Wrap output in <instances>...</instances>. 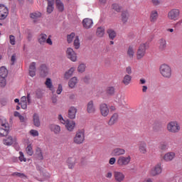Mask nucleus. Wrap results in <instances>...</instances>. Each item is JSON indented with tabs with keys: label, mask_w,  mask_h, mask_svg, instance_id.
<instances>
[{
	"label": "nucleus",
	"mask_w": 182,
	"mask_h": 182,
	"mask_svg": "<svg viewBox=\"0 0 182 182\" xmlns=\"http://www.w3.org/2000/svg\"><path fill=\"white\" fill-rule=\"evenodd\" d=\"M31 103L32 98L31 97V93H28L27 96L21 97L19 105H21V109L26 110V109H28V105H31Z\"/></svg>",
	"instance_id": "5"
},
{
	"label": "nucleus",
	"mask_w": 182,
	"mask_h": 182,
	"mask_svg": "<svg viewBox=\"0 0 182 182\" xmlns=\"http://www.w3.org/2000/svg\"><path fill=\"white\" fill-rule=\"evenodd\" d=\"M55 5L59 12H63L65 11V5L60 0H55Z\"/></svg>",
	"instance_id": "40"
},
{
	"label": "nucleus",
	"mask_w": 182,
	"mask_h": 182,
	"mask_svg": "<svg viewBox=\"0 0 182 182\" xmlns=\"http://www.w3.org/2000/svg\"><path fill=\"white\" fill-rule=\"evenodd\" d=\"M8 76V70L5 66L0 68V77H6Z\"/></svg>",
	"instance_id": "43"
},
{
	"label": "nucleus",
	"mask_w": 182,
	"mask_h": 182,
	"mask_svg": "<svg viewBox=\"0 0 182 182\" xmlns=\"http://www.w3.org/2000/svg\"><path fill=\"white\" fill-rule=\"evenodd\" d=\"M125 72L127 73L126 75H129L130 76L132 73V67H130V66L127 67Z\"/></svg>",
	"instance_id": "61"
},
{
	"label": "nucleus",
	"mask_w": 182,
	"mask_h": 182,
	"mask_svg": "<svg viewBox=\"0 0 182 182\" xmlns=\"http://www.w3.org/2000/svg\"><path fill=\"white\" fill-rule=\"evenodd\" d=\"M54 4H48V6H47V12L48 14H52V12H53V7Z\"/></svg>",
	"instance_id": "53"
},
{
	"label": "nucleus",
	"mask_w": 182,
	"mask_h": 182,
	"mask_svg": "<svg viewBox=\"0 0 182 182\" xmlns=\"http://www.w3.org/2000/svg\"><path fill=\"white\" fill-rule=\"evenodd\" d=\"M131 161H132V156H121L118 158L117 161V164L119 166V167H124V166H129Z\"/></svg>",
	"instance_id": "7"
},
{
	"label": "nucleus",
	"mask_w": 182,
	"mask_h": 182,
	"mask_svg": "<svg viewBox=\"0 0 182 182\" xmlns=\"http://www.w3.org/2000/svg\"><path fill=\"white\" fill-rule=\"evenodd\" d=\"M36 156L38 160H43V153L42 152V149L39 147L36 149Z\"/></svg>",
	"instance_id": "42"
},
{
	"label": "nucleus",
	"mask_w": 182,
	"mask_h": 182,
	"mask_svg": "<svg viewBox=\"0 0 182 182\" xmlns=\"http://www.w3.org/2000/svg\"><path fill=\"white\" fill-rule=\"evenodd\" d=\"M105 27H98L97 28V31H96V36L98 37V38H103L105 36Z\"/></svg>",
	"instance_id": "38"
},
{
	"label": "nucleus",
	"mask_w": 182,
	"mask_h": 182,
	"mask_svg": "<svg viewBox=\"0 0 182 182\" xmlns=\"http://www.w3.org/2000/svg\"><path fill=\"white\" fill-rule=\"evenodd\" d=\"M26 152L28 156H33V149L32 148V145L29 144L27 146L26 149Z\"/></svg>",
	"instance_id": "50"
},
{
	"label": "nucleus",
	"mask_w": 182,
	"mask_h": 182,
	"mask_svg": "<svg viewBox=\"0 0 182 182\" xmlns=\"http://www.w3.org/2000/svg\"><path fill=\"white\" fill-rule=\"evenodd\" d=\"M58 119L59 122H60V123H62V124H64L65 123H66V120H65V119H63V117L62 116V114H59Z\"/></svg>",
	"instance_id": "62"
},
{
	"label": "nucleus",
	"mask_w": 182,
	"mask_h": 182,
	"mask_svg": "<svg viewBox=\"0 0 182 182\" xmlns=\"http://www.w3.org/2000/svg\"><path fill=\"white\" fill-rule=\"evenodd\" d=\"M76 85H77V77H73L68 82V86L70 89H75V87H76Z\"/></svg>",
	"instance_id": "34"
},
{
	"label": "nucleus",
	"mask_w": 182,
	"mask_h": 182,
	"mask_svg": "<svg viewBox=\"0 0 182 182\" xmlns=\"http://www.w3.org/2000/svg\"><path fill=\"white\" fill-rule=\"evenodd\" d=\"M65 55L71 62H76L77 60V54L72 48H68L65 51Z\"/></svg>",
	"instance_id": "9"
},
{
	"label": "nucleus",
	"mask_w": 182,
	"mask_h": 182,
	"mask_svg": "<svg viewBox=\"0 0 182 182\" xmlns=\"http://www.w3.org/2000/svg\"><path fill=\"white\" fill-rule=\"evenodd\" d=\"M6 86V77H0V87H5Z\"/></svg>",
	"instance_id": "52"
},
{
	"label": "nucleus",
	"mask_w": 182,
	"mask_h": 182,
	"mask_svg": "<svg viewBox=\"0 0 182 182\" xmlns=\"http://www.w3.org/2000/svg\"><path fill=\"white\" fill-rule=\"evenodd\" d=\"M180 18V10L178 9H171L168 13V19L169 21H178Z\"/></svg>",
	"instance_id": "10"
},
{
	"label": "nucleus",
	"mask_w": 182,
	"mask_h": 182,
	"mask_svg": "<svg viewBox=\"0 0 182 182\" xmlns=\"http://www.w3.org/2000/svg\"><path fill=\"white\" fill-rule=\"evenodd\" d=\"M49 74V68H48V66L46 65H42L40 68V75L43 76V77H45L48 76Z\"/></svg>",
	"instance_id": "25"
},
{
	"label": "nucleus",
	"mask_w": 182,
	"mask_h": 182,
	"mask_svg": "<svg viewBox=\"0 0 182 182\" xmlns=\"http://www.w3.org/2000/svg\"><path fill=\"white\" fill-rule=\"evenodd\" d=\"M139 151L141 154H147V144L145 141L139 142Z\"/></svg>",
	"instance_id": "23"
},
{
	"label": "nucleus",
	"mask_w": 182,
	"mask_h": 182,
	"mask_svg": "<svg viewBox=\"0 0 182 182\" xmlns=\"http://www.w3.org/2000/svg\"><path fill=\"white\" fill-rule=\"evenodd\" d=\"M33 122L36 127H39L41 126V119H39V114L38 113L33 114Z\"/></svg>",
	"instance_id": "30"
},
{
	"label": "nucleus",
	"mask_w": 182,
	"mask_h": 182,
	"mask_svg": "<svg viewBox=\"0 0 182 182\" xmlns=\"http://www.w3.org/2000/svg\"><path fill=\"white\" fill-rule=\"evenodd\" d=\"M163 173V166L161 164H156L150 171L149 176L151 177H157V176H160Z\"/></svg>",
	"instance_id": "6"
},
{
	"label": "nucleus",
	"mask_w": 182,
	"mask_h": 182,
	"mask_svg": "<svg viewBox=\"0 0 182 182\" xmlns=\"http://www.w3.org/2000/svg\"><path fill=\"white\" fill-rule=\"evenodd\" d=\"M51 100L53 105H58V96L56 95H53Z\"/></svg>",
	"instance_id": "57"
},
{
	"label": "nucleus",
	"mask_w": 182,
	"mask_h": 182,
	"mask_svg": "<svg viewBox=\"0 0 182 182\" xmlns=\"http://www.w3.org/2000/svg\"><path fill=\"white\" fill-rule=\"evenodd\" d=\"M105 92L107 96H114V93H116V88L113 86H109L106 88Z\"/></svg>",
	"instance_id": "37"
},
{
	"label": "nucleus",
	"mask_w": 182,
	"mask_h": 182,
	"mask_svg": "<svg viewBox=\"0 0 182 182\" xmlns=\"http://www.w3.org/2000/svg\"><path fill=\"white\" fill-rule=\"evenodd\" d=\"M112 9L116 11V12H120V11H122V7L116 3L112 4Z\"/></svg>",
	"instance_id": "51"
},
{
	"label": "nucleus",
	"mask_w": 182,
	"mask_h": 182,
	"mask_svg": "<svg viewBox=\"0 0 182 182\" xmlns=\"http://www.w3.org/2000/svg\"><path fill=\"white\" fill-rule=\"evenodd\" d=\"M48 38V36L45 33H41L38 36V41L40 45H45L46 43V39Z\"/></svg>",
	"instance_id": "36"
},
{
	"label": "nucleus",
	"mask_w": 182,
	"mask_h": 182,
	"mask_svg": "<svg viewBox=\"0 0 182 182\" xmlns=\"http://www.w3.org/2000/svg\"><path fill=\"white\" fill-rule=\"evenodd\" d=\"M29 133L31 136H33V137H38V136H39V132L36 129H31Z\"/></svg>",
	"instance_id": "54"
},
{
	"label": "nucleus",
	"mask_w": 182,
	"mask_h": 182,
	"mask_svg": "<svg viewBox=\"0 0 182 182\" xmlns=\"http://www.w3.org/2000/svg\"><path fill=\"white\" fill-rule=\"evenodd\" d=\"M99 110L102 117H107V116H109V114L110 113L109 105L105 102H102L101 104H100Z\"/></svg>",
	"instance_id": "8"
},
{
	"label": "nucleus",
	"mask_w": 182,
	"mask_h": 182,
	"mask_svg": "<svg viewBox=\"0 0 182 182\" xmlns=\"http://www.w3.org/2000/svg\"><path fill=\"white\" fill-rule=\"evenodd\" d=\"M45 85L46 87L52 92V93H55V87H53V84L52 83V80L50 78L46 79Z\"/></svg>",
	"instance_id": "31"
},
{
	"label": "nucleus",
	"mask_w": 182,
	"mask_h": 182,
	"mask_svg": "<svg viewBox=\"0 0 182 182\" xmlns=\"http://www.w3.org/2000/svg\"><path fill=\"white\" fill-rule=\"evenodd\" d=\"M75 70H76V68L75 67H72L69 70H68L64 74V79L65 80H69V79H70V77L73 76Z\"/></svg>",
	"instance_id": "24"
},
{
	"label": "nucleus",
	"mask_w": 182,
	"mask_h": 182,
	"mask_svg": "<svg viewBox=\"0 0 182 182\" xmlns=\"http://www.w3.org/2000/svg\"><path fill=\"white\" fill-rule=\"evenodd\" d=\"M76 164V159L69 158L67 160V166L70 170H73L75 168V166Z\"/></svg>",
	"instance_id": "28"
},
{
	"label": "nucleus",
	"mask_w": 182,
	"mask_h": 182,
	"mask_svg": "<svg viewBox=\"0 0 182 182\" xmlns=\"http://www.w3.org/2000/svg\"><path fill=\"white\" fill-rule=\"evenodd\" d=\"M176 159V152L174 151H169L166 153L163 156L164 161H173Z\"/></svg>",
	"instance_id": "16"
},
{
	"label": "nucleus",
	"mask_w": 182,
	"mask_h": 182,
	"mask_svg": "<svg viewBox=\"0 0 182 182\" xmlns=\"http://www.w3.org/2000/svg\"><path fill=\"white\" fill-rule=\"evenodd\" d=\"M75 38H76V36L75 33H71L70 34L67 36V41L68 43H72L73 41H75Z\"/></svg>",
	"instance_id": "48"
},
{
	"label": "nucleus",
	"mask_w": 182,
	"mask_h": 182,
	"mask_svg": "<svg viewBox=\"0 0 182 182\" xmlns=\"http://www.w3.org/2000/svg\"><path fill=\"white\" fill-rule=\"evenodd\" d=\"M63 92V87L61 85V84L58 85V89L56 90L57 95H60Z\"/></svg>",
	"instance_id": "56"
},
{
	"label": "nucleus",
	"mask_w": 182,
	"mask_h": 182,
	"mask_svg": "<svg viewBox=\"0 0 182 182\" xmlns=\"http://www.w3.org/2000/svg\"><path fill=\"white\" fill-rule=\"evenodd\" d=\"M82 24L85 29H90L93 26V20L89 18H84Z\"/></svg>",
	"instance_id": "19"
},
{
	"label": "nucleus",
	"mask_w": 182,
	"mask_h": 182,
	"mask_svg": "<svg viewBox=\"0 0 182 182\" xmlns=\"http://www.w3.org/2000/svg\"><path fill=\"white\" fill-rule=\"evenodd\" d=\"M64 124L65 126V129L68 132H73V130H75V127H76V122H75V121H70L67 119Z\"/></svg>",
	"instance_id": "18"
},
{
	"label": "nucleus",
	"mask_w": 182,
	"mask_h": 182,
	"mask_svg": "<svg viewBox=\"0 0 182 182\" xmlns=\"http://www.w3.org/2000/svg\"><path fill=\"white\" fill-rule=\"evenodd\" d=\"M0 124L2 126V127H4L5 129H8L9 130V124L8 123V120H6V118L4 117H0Z\"/></svg>",
	"instance_id": "39"
},
{
	"label": "nucleus",
	"mask_w": 182,
	"mask_h": 182,
	"mask_svg": "<svg viewBox=\"0 0 182 182\" xmlns=\"http://www.w3.org/2000/svg\"><path fill=\"white\" fill-rule=\"evenodd\" d=\"M9 14V10L8 7L4 4H0V19L4 21V19H6Z\"/></svg>",
	"instance_id": "13"
},
{
	"label": "nucleus",
	"mask_w": 182,
	"mask_h": 182,
	"mask_svg": "<svg viewBox=\"0 0 182 182\" xmlns=\"http://www.w3.org/2000/svg\"><path fill=\"white\" fill-rule=\"evenodd\" d=\"M159 18V13L157 11L154 10L151 12L150 14V21L154 23V22H157V19Z\"/></svg>",
	"instance_id": "33"
},
{
	"label": "nucleus",
	"mask_w": 182,
	"mask_h": 182,
	"mask_svg": "<svg viewBox=\"0 0 182 182\" xmlns=\"http://www.w3.org/2000/svg\"><path fill=\"white\" fill-rule=\"evenodd\" d=\"M86 70V64L81 63L77 67V72L79 73H83Z\"/></svg>",
	"instance_id": "49"
},
{
	"label": "nucleus",
	"mask_w": 182,
	"mask_h": 182,
	"mask_svg": "<svg viewBox=\"0 0 182 182\" xmlns=\"http://www.w3.org/2000/svg\"><path fill=\"white\" fill-rule=\"evenodd\" d=\"M107 33L108 34V36H109V39H111V41H113V39H114V38H116V36L117 35L116 31L112 28H109L107 31Z\"/></svg>",
	"instance_id": "41"
},
{
	"label": "nucleus",
	"mask_w": 182,
	"mask_h": 182,
	"mask_svg": "<svg viewBox=\"0 0 182 182\" xmlns=\"http://www.w3.org/2000/svg\"><path fill=\"white\" fill-rule=\"evenodd\" d=\"M151 3L153 4L154 6H159L160 4H161V1L160 0H151Z\"/></svg>",
	"instance_id": "60"
},
{
	"label": "nucleus",
	"mask_w": 182,
	"mask_h": 182,
	"mask_svg": "<svg viewBox=\"0 0 182 182\" xmlns=\"http://www.w3.org/2000/svg\"><path fill=\"white\" fill-rule=\"evenodd\" d=\"M134 55H136V49L133 46H129L127 50V56L129 59H134Z\"/></svg>",
	"instance_id": "22"
},
{
	"label": "nucleus",
	"mask_w": 182,
	"mask_h": 182,
	"mask_svg": "<svg viewBox=\"0 0 182 182\" xmlns=\"http://www.w3.org/2000/svg\"><path fill=\"white\" fill-rule=\"evenodd\" d=\"M114 163H116V158L112 157L109 160V164H110L111 166H113Z\"/></svg>",
	"instance_id": "64"
},
{
	"label": "nucleus",
	"mask_w": 182,
	"mask_h": 182,
	"mask_svg": "<svg viewBox=\"0 0 182 182\" xmlns=\"http://www.w3.org/2000/svg\"><path fill=\"white\" fill-rule=\"evenodd\" d=\"M158 47L159 50L161 52H164V50H166L167 48V41L164 38H161L158 41Z\"/></svg>",
	"instance_id": "21"
},
{
	"label": "nucleus",
	"mask_w": 182,
	"mask_h": 182,
	"mask_svg": "<svg viewBox=\"0 0 182 182\" xmlns=\"http://www.w3.org/2000/svg\"><path fill=\"white\" fill-rule=\"evenodd\" d=\"M12 177H19L20 178H23L24 180H26L28 178V176L25 175L23 173L20 172H14L11 173Z\"/></svg>",
	"instance_id": "44"
},
{
	"label": "nucleus",
	"mask_w": 182,
	"mask_h": 182,
	"mask_svg": "<svg viewBox=\"0 0 182 182\" xmlns=\"http://www.w3.org/2000/svg\"><path fill=\"white\" fill-rule=\"evenodd\" d=\"M159 149L161 150H167L168 147H167V144H161L159 146Z\"/></svg>",
	"instance_id": "63"
},
{
	"label": "nucleus",
	"mask_w": 182,
	"mask_h": 182,
	"mask_svg": "<svg viewBox=\"0 0 182 182\" xmlns=\"http://www.w3.org/2000/svg\"><path fill=\"white\" fill-rule=\"evenodd\" d=\"M49 129L53 132L54 134H59L60 133V126L58 124H50Z\"/></svg>",
	"instance_id": "32"
},
{
	"label": "nucleus",
	"mask_w": 182,
	"mask_h": 182,
	"mask_svg": "<svg viewBox=\"0 0 182 182\" xmlns=\"http://www.w3.org/2000/svg\"><path fill=\"white\" fill-rule=\"evenodd\" d=\"M112 156H114V157H117L119 156H123L124 154H126V150L122 148H114L112 152Z\"/></svg>",
	"instance_id": "17"
},
{
	"label": "nucleus",
	"mask_w": 182,
	"mask_h": 182,
	"mask_svg": "<svg viewBox=\"0 0 182 182\" xmlns=\"http://www.w3.org/2000/svg\"><path fill=\"white\" fill-rule=\"evenodd\" d=\"M97 109L95 105V101L90 100L87 103V112L89 114H95L96 113Z\"/></svg>",
	"instance_id": "15"
},
{
	"label": "nucleus",
	"mask_w": 182,
	"mask_h": 182,
	"mask_svg": "<svg viewBox=\"0 0 182 182\" xmlns=\"http://www.w3.org/2000/svg\"><path fill=\"white\" fill-rule=\"evenodd\" d=\"M124 100V95L123 94H117L116 96V101L122 105Z\"/></svg>",
	"instance_id": "47"
},
{
	"label": "nucleus",
	"mask_w": 182,
	"mask_h": 182,
	"mask_svg": "<svg viewBox=\"0 0 182 182\" xmlns=\"http://www.w3.org/2000/svg\"><path fill=\"white\" fill-rule=\"evenodd\" d=\"M118 120H119V114L116 113L113 114L108 122L109 126H113L116 124V122H118Z\"/></svg>",
	"instance_id": "26"
},
{
	"label": "nucleus",
	"mask_w": 182,
	"mask_h": 182,
	"mask_svg": "<svg viewBox=\"0 0 182 182\" xmlns=\"http://www.w3.org/2000/svg\"><path fill=\"white\" fill-rule=\"evenodd\" d=\"M19 154L20 156L18 157V159L20 160V161H24V163L26 162V158H25V156L23 155V152L20 151Z\"/></svg>",
	"instance_id": "55"
},
{
	"label": "nucleus",
	"mask_w": 182,
	"mask_h": 182,
	"mask_svg": "<svg viewBox=\"0 0 182 182\" xmlns=\"http://www.w3.org/2000/svg\"><path fill=\"white\" fill-rule=\"evenodd\" d=\"M73 46L75 49H79L80 48V40L79 39V36H75L73 41Z\"/></svg>",
	"instance_id": "45"
},
{
	"label": "nucleus",
	"mask_w": 182,
	"mask_h": 182,
	"mask_svg": "<svg viewBox=\"0 0 182 182\" xmlns=\"http://www.w3.org/2000/svg\"><path fill=\"white\" fill-rule=\"evenodd\" d=\"M76 113H77V108L75 106H71L68 109V117L73 120L76 119Z\"/></svg>",
	"instance_id": "20"
},
{
	"label": "nucleus",
	"mask_w": 182,
	"mask_h": 182,
	"mask_svg": "<svg viewBox=\"0 0 182 182\" xmlns=\"http://www.w3.org/2000/svg\"><path fill=\"white\" fill-rule=\"evenodd\" d=\"M166 129L169 133H178L181 127L177 121H171L167 124Z\"/></svg>",
	"instance_id": "3"
},
{
	"label": "nucleus",
	"mask_w": 182,
	"mask_h": 182,
	"mask_svg": "<svg viewBox=\"0 0 182 182\" xmlns=\"http://www.w3.org/2000/svg\"><path fill=\"white\" fill-rule=\"evenodd\" d=\"M9 41H10V43L11 45H15L16 41H15V36L13 35L9 36Z\"/></svg>",
	"instance_id": "59"
},
{
	"label": "nucleus",
	"mask_w": 182,
	"mask_h": 182,
	"mask_svg": "<svg viewBox=\"0 0 182 182\" xmlns=\"http://www.w3.org/2000/svg\"><path fill=\"white\" fill-rule=\"evenodd\" d=\"M50 38L51 36H49L48 38L46 39V43H48V45H50V46H52L53 45V42H52V39Z\"/></svg>",
	"instance_id": "58"
},
{
	"label": "nucleus",
	"mask_w": 182,
	"mask_h": 182,
	"mask_svg": "<svg viewBox=\"0 0 182 182\" xmlns=\"http://www.w3.org/2000/svg\"><path fill=\"white\" fill-rule=\"evenodd\" d=\"M3 144H4V146H16V144H18V142L16 141V138L13 137L11 135H9V136L7 135L3 139Z\"/></svg>",
	"instance_id": "11"
},
{
	"label": "nucleus",
	"mask_w": 182,
	"mask_h": 182,
	"mask_svg": "<svg viewBox=\"0 0 182 182\" xmlns=\"http://www.w3.org/2000/svg\"><path fill=\"white\" fill-rule=\"evenodd\" d=\"M132 83V77L129 75H125L122 80V84L124 86H129V85Z\"/></svg>",
	"instance_id": "29"
},
{
	"label": "nucleus",
	"mask_w": 182,
	"mask_h": 182,
	"mask_svg": "<svg viewBox=\"0 0 182 182\" xmlns=\"http://www.w3.org/2000/svg\"><path fill=\"white\" fill-rule=\"evenodd\" d=\"M29 75L31 77H33L36 75V63L33 62L30 65Z\"/></svg>",
	"instance_id": "27"
},
{
	"label": "nucleus",
	"mask_w": 182,
	"mask_h": 182,
	"mask_svg": "<svg viewBox=\"0 0 182 182\" xmlns=\"http://www.w3.org/2000/svg\"><path fill=\"white\" fill-rule=\"evenodd\" d=\"M146 50H147V43H141L136 50V58L137 60H141L146 56Z\"/></svg>",
	"instance_id": "2"
},
{
	"label": "nucleus",
	"mask_w": 182,
	"mask_h": 182,
	"mask_svg": "<svg viewBox=\"0 0 182 182\" xmlns=\"http://www.w3.org/2000/svg\"><path fill=\"white\" fill-rule=\"evenodd\" d=\"M126 178V176L120 171H114V180L116 182H123Z\"/></svg>",
	"instance_id": "14"
},
{
	"label": "nucleus",
	"mask_w": 182,
	"mask_h": 182,
	"mask_svg": "<svg viewBox=\"0 0 182 182\" xmlns=\"http://www.w3.org/2000/svg\"><path fill=\"white\" fill-rule=\"evenodd\" d=\"M43 14L39 11H34L30 13L29 18L33 22V23H38V21H41Z\"/></svg>",
	"instance_id": "12"
},
{
	"label": "nucleus",
	"mask_w": 182,
	"mask_h": 182,
	"mask_svg": "<svg viewBox=\"0 0 182 182\" xmlns=\"http://www.w3.org/2000/svg\"><path fill=\"white\" fill-rule=\"evenodd\" d=\"M129 16H130V14L127 11H123L121 14V21L124 25L125 23H127V21H129Z\"/></svg>",
	"instance_id": "35"
},
{
	"label": "nucleus",
	"mask_w": 182,
	"mask_h": 182,
	"mask_svg": "<svg viewBox=\"0 0 182 182\" xmlns=\"http://www.w3.org/2000/svg\"><path fill=\"white\" fill-rule=\"evenodd\" d=\"M9 134V129L0 127V137H6Z\"/></svg>",
	"instance_id": "46"
},
{
	"label": "nucleus",
	"mask_w": 182,
	"mask_h": 182,
	"mask_svg": "<svg viewBox=\"0 0 182 182\" xmlns=\"http://www.w3.org/2000/svg\"><path fill=\"white\" fill-rule=\"evenodd\" d=\"M159 73L164 79H171L173 76L171 66L167 63H163L159 66Z\"/></svg>",
	"instance_id": "1"
},
{
	"label": "nucleus",
	"mask_w": 182,
	"mask_h": 182,
	"mask_svg": "<svg viewBox=\"0 0 182 182\" xmlns=\"http://www.w3.org/2000/svg\"><path fill=\"white\" fill-rule=\"evenodd\" d=\"M75 144H83L85 143V131L78 130L73 138Z\"/></svg>",
	"instance_id": "4"
}]
</instances>
